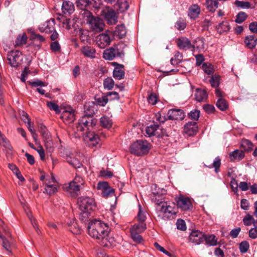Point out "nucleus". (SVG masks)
Listing matches in <instances>:
<instances>
[{"label":"nucleus","instance_id":"obj_1","mask_svg":"<svg viewBox=\"0 0 257 257\" xmlns=\"http://www.w3.org/2000/svg\"><path fill=\"white\" fill-rule=\"evenodd\" d=\"M89 235L93 238L101 240L104 245L108 246V243L111 244L113 238L109 236L108 225L100 220H94L89 223L88 226Z\"/></svg>","mask_w":257,"mask_h":257},{"label":"nucleus","instance_id":"obj_2","mask_svg":"<svg viewBox=\"0 0 257 257\" xmlns=\"http://www.w3.org/2000/svg\"><path fill=\"white\" fill-rule=\"evenodd\" d=\"M77 203L81 211L79 218L85 221L88 218L90 211L96 208L94 200L90 197H80L78 199Z\"/></svg>","mask_w":257,"mask_h":257},{"label":"nucleus","instance_id":"obj_3","mask_svg":"<svg viewBox=\"0 0 257 257\" xmlns=\"http://www.w3.org/2000/svg\"><path fill=\"white\" fill-rule=\"evenodd\" d=\"M162 204L161 208L158 212V218L159 219L167 220L170 219L173 216L176 215L178 212L177 208L174 203H160L157 202L156 204L159 205Z\"/></svg>","mask_w":257,"mask_h":257},{"label":"nucleus","instance_id":"obj_4","mask_svg":"<svg viewBox=\"0 0 257 257\" xmlns=\"http://www.w3.org/2000/svg\"><path fill=\"white\" fill-rule=\"evenodd\" d=\"M149 150V143L146 141H137L130 147L131 153L137 156L145 155L148 153Z\"/></svg>","mask_w":257,"mask_h":257},{"label":"nucleus","instance_id":"obj_5","mask_svg":"<svg viewBox=\"0 0 257 257\" xmlns=\"http://www.w3.org/2000/svg\"><path fill=\"white\" fill-rule=\"evenodd\" d=\"M85 111H88V114H86L82 116L79 120L80 124H82L85 127L87 126H93L95 125L96 121L93 118L92 114L94 113L93 107H91L89 103H86L84 106Z\"/></svg>","mask_w":257,"mask_h":257},{"label":"nucleus","instance_id":"obj_6","mask_svg":"<svg viewBox=\"0 0 257 257\" xmlns=\"http://www.w3.org/2000/svg\"><path fill=\"white\" fill-rule=\"evenodd\" d=\"M87 17L88 23L92 31L99 33L103 30L105 25L102 19L93 16L90 12L87 13Z\"/></svg>","mask_w":257,"mask_h":257},{"label":"nucleus","instance_id":"obj_7","mask_svg":"<svg viewBox=\"0 0 257 257\" xmlns=\"http://www.w3.org/2000/svg\"><path fill=\"white\" fill-rule=\"evenodd\" d=\"M7 58L9 64L13 67H19L23 61L22 54L18 50H13L8 52Z\"/></svg>","mask_w":257,"mask_h":257},{"label":"nucleus","instance_id":"obj_8","mask_svg":"<svg viewBox=\"0 0 257 257\" xmlns=\"http://www.w3.org/2000/svg\"><path fill=\"white\" fill-rule=\"evenodd\" d=\"M45 185V191L43 192L44 193H47L51 196L58 191V187L53 174H51V180L48 177L46 178Z\"/></svg>","mask_w":257,"mask_h":257},{"label":"nucleus","instance_id":"obj_9","mask_svg":"<svg viewBox=\"0 0 257 257\" xmlns=\"http://www.w3.org/2000/svg\"><path fill=\"white\" fill-rule=\"evenodd\" d=\"M110 33L106 31L104 33L99 34L96 39V43L98 47L101 49H104L106 47L109 45L112 38L110 37Z\"/></svg>","mask_w":257,"mask_h":257},{"label":"nucleus","instance_id":"obj_10","mask_svg":"<svg viewBox=\"0 0 257 257\" xmlns=\"http://www.w3.org/2000/svg\"><path fill=\"white\" fill-rule=\"evenodd\" d=\"M177 209L180 208L182 211H188L192 207L191 201L189 197L182 195L176 199Z\"/></svg>","mask_w":257,"mask_h":257},{"label":"nucleus","instance_id":"obj_11","mask_svg":"<svg viewBox=\"0 0 257 257\" xmlns=\"http://www.w3.org/2000/svg\"><path fill=\"white\" fill-rule=\"evenodd\" d=\"M204 235L205 234L199 230H193L190 234L189 241L195 245H199L204 241Z\"/></svg>","mask_w":257,"mask_h":257},{"label":"nucleus","instance_id":"obj_12","mask_svg":"<svg viewBox=\"0 0 257 257\" xmlns=\"http://www.w3.org/2000/svg\"><path fill=\"white\" fill-rule=\"evenodd\" d=\"M124 55V54L119 51L117 48L111 47L106 49L103 53V57L105 60H112L116 57H121Z\"/></svg>","mask_w":257,"mask_h":257},{"label":"nucleus","instance_id":"obj_13","mask_svg":"<svg viewBox=\"0 0 257 257\" xmlns=\"http://www.w3.org/2000/svg\"><path fill=\"white\" fill-rule=\"evenodd\" d=\"M63 190L69 193L71 196L76 197L78 195V193L79 192L81 188L80 187L79 185L74 184L73 182H70L68 184H65L63 186Z\"/></svg>","mask_w":257,"mask_h":257},{"label":"nucleus","instance_id":"obj_14","mask_svg":"<svg viewBox=\"0 0 257 257\" xmlns=\"http://www.w3.org/2000/svg\"><path fill=\"white\" fill-rule=\"evenodd\" d=\"M61 117L65 123L70 124L75 119V111L71 108H69L62 112Z\"/></svg>","mask_w":257,"mask_h":257},{"label":"nucleus","instance_id":"obj_15","mask_svg":"<svg viewBox=\"0 0 257 257\" xmlns=\"http://www.w3.org/2000/svg\"><path fill=\"white\" fill-rule=\"evenodd\" d=\"M55 20L51 19L47 21L43 24H41L39 27V30L41 32H45L46 33H52L55 30Z\"/></svg>","mask_w":257,"mask_h":257},{"label":"nucleus","instance_id":"obj_16","mask_svg":"<svg viewBox=\"0 0 257 257\" xmlns=\"http://www.w3.org/2000/svg\"><path fill=\"white\" fill-rule=\"evenodd\" d=\"M183 111L180 109H172L167 113L168 119L169 120H182L184 118Z\"/></svg>","mask_w":257,"mask_h":257},{"label":"nucleus","instance_id":"obj_17","mask_svg":"<svg viewBox=\"0 0 257 257\" xmlns=\"http://www.w3.org/2000/svg\"><path fill=\"white\" fill-rule=\"evenodd\" d=\"M198 131V125L195 121L188 122L184 127V132L189 136L195 135Z\"/></svg>","mask_w":257,"mask_h":257},{"label":"nucleus","instance_id":"obj_18","mask_svg":"<svg viewBox=\"0 0 257 257\" xmlns=\"http://www.w3.org/2000/svg\"><path fill=\"white\" fill-rule=\"evenodd\" d=\"M97 188L102 190V195L103 197H107L109 195L114 192L112 189L108 186L107 182H102L97 184Z\"/></svg>","mask_w":257,"mask_h":257},{"label":"nucleus","instance_id":"obj_19","mask_svg":"<svg viewBox=\"0 0 257 257\" xmlns=\"http://www.w3.org/2000/svg\"><path fill=\"white\" fill-rule=\"evenodd\" d=\"M201 9L199 6L197 4L191 5L188 10V16L192 20L196 19L200 15Z\"/></svg>","mask_w":257,"mask_h":257},{"label":"nucleus","instance_id":"obj_20","mask_svg":"<svg viewBox=\"0 0 257 257\" xmlns=\"http://www.w3.org/2000/svg\"><path fill=\"white\" fill-rule=\"evenodd\" d=\"M81 52L85 57L93 59L96 57V50L89 46H83L81 49Z\"/></svg>","mask_w":257,"mask_h":257},{"label":"nucleus","instance_id":"obj_21","mask_svg":"<svg viewBox=\"0 0 257 257\" xmlns=\"http://www.w3.org/2000/svg\"><path fill=\"white\" fill-rule=\"evenodd\" d=\"M131 0H117L115 5L116 10L119 13H123L129 8Z\"/></svg>","mask_w":257,"mask_h":257},{"label":"nucleus","instance_id":"obj_22","mask_svg":"<svg viewBox=\"0 0 257 257\" xmlns=\"http://www.w3.org/2000/svg\"><path fill=\"white\" fill-rule=\"evenodd\" d=\"M244 42L247 48L254 49L257 44V38L254 35L247 36L245 37Z\"/></svg>","mask_w":257,"mask_h":257},{"label":"nucleus","instance_id":"obj_23","mask_svg":"<svg viewBox=\"0 0 257 257\" xmlns=\"http://www.w3.org/2000/svg\"><path fill=\"white\" fill-rule=\"evenodd\" d=\"M62 12L65 14H71L74 11V6L72 2L69 1H64L62 5Z\"/></svg>","mask_w":257,"mask_h":257},{"label":"nucleus","instance_id":"obj_24","mask_svg":"<svg viewBox=\"0 0 257 257\" xmlns=\"http://www.w3.org/2000/svg\"><path fill=\"white\" fill-rule=\"evenodd\" d=\"M123 65L121 64H117L115 67L113 72V76L115 79L120 80L124 78V71L123 70Z\"/></svg>","mask_w":257,"mask_h":257},{"label":"nucleus","instance_id":"obj_25","mask_svg":"<svg viewBox=\"0 0 257 257\" xmlns=\"http://www.w3.org/2000/svg\"><path fill=\"white\" fill-rule=\"evenodd\" d=\"M177 45L180 49L187 50L192 47L190 41L186 38L178 39L177 40Z\"/></svg>","mask_w":257,"mask_h":257},{"label":"nucleus","instance_id":"obj_26","mask_svg":"<svg viewBox=\"0 0 257 257\" xmlns=\"http://www.w3.org/2000/svg\"><path fill=\"white\" fill-rule=\"evenodd\" d=\"M85 140L87 141L90 145L95 146L97 144L99 141V138L97 135L93 132H88L85 136Z\"/></svg>","mask_w":257,"mask_h":257},{"label":"nucleus","instance_id":"obj_27","mask_svg":"<svg viewBox=\"0 0 257 257\" xmlns=\"http://www.w3.org/2000/svg\"><path fill=\"white\" fill-rule=\"evenodd\" d=\"M68 229L74 234H79L81 233L80 228L79 227L77 223L74 219L70 220L67 223Z\"/></svg>","mask_w":257,"mask_h":257},{"label":"nucleus","instance_id":"obj_28","mask_svg":"<svg viewBox=\"0 0 257 257\" xmlns=\"http://www.w3.org/2000/svg\"><path fill=\"white\" fill-rule=\"evenodd\" d=\"M195 99L198 102L205 101L208 97V94L205 90L196 89L195 92Z\"/></svg>","mask_w":257,"mask_h":257},{"label":"nucleus","instance_id":"obj_29","mask_svg":"<svg viewBox=\"0 0 257 257\" xmlns=\"http://www.w3.org/2000/svg\"><path fill=\"white\" fill-rule=\"evenodd\" d=\"M244 157V153L242 150H236L229 154V158L231 161L241 160Z\"/></svg>","mask_w":257,"mask_h":257},{"label":"nucleus","instance_id":"obj_30","mask_svg":"<svg viewBox=\"0 0 257 257\" xmlns=\"http://www.w3.org/2000/svg\"><path fill=\"white\" fill-rule=\"evenodd\" d=\"M28 37L26 33L20 34L17 36L15 43V47H20L26 44L27 42Z\"/></svg>","mask_w":257,"mask_h":257},{"label":"nucleus","instance_id":"obj_31","mask_svg":"<svg viewBox=\"0 0 257 257\" xmlns=\"http://www.w3.org/2000/svg\"><path fill=\"white\" fill-rule=\"evenodd\" d=\"M105 18L110 24H114L117 22V17L113 10L108 11L105 15Z\"/></svg>","mask_w":257,"mask_h":257},{"label":"nucleus","instance_id":"obj_32","mask_svg":"<svg viewBox=\"0 0 257 257\" xmlns=\"http://www.w3.org/2000/svg\"><path fill=\"white\" fill-rule=\"evenodd\" d=\"M192 46L194 49H196L199 52L201 51L204 49V39L203 38H196Z\"/></svg>","mask_w":257,"mask_h":257},{"label":"nucleus","instance_id":"obj_33","mask_svg":"<svg viewBox=\"0 0 257 257\" xmlns=\"http://www.w3.org/2000/svg\"><path fill=\"white\" fill-rule=\"evenodd\" d=\"M204 240L206 243L209 246H215L217 244V238L213 234H205Z\"/></svg>","mask_w":257,"mask_h":257},{"label":"nucleus","instance_id":"obj_34","mask_svg":"<svg viewBox=\"0 0 257 257\" xmlns=\"http://www.w3.org/2000/svg\"><path fill=\"white\" fill-rule=\"evenodd\" d=\"M147 229L146 223L138 222L133 225L130 228L131 230L138 232H143Z\"/></svg>","mask_w":257,"mask_h":257},{"label":"nucleus","instance_id":"obj_35","mask_svg":"<svg viewBox=\"0 0 257 257\" xmlns=\"http://www.w3.org/2000/svg\"><path fill=\"white\" fill-rule=\"evenodd\" d=\"M216 105L221 111H225L228 107V104L227 102L223 98H218L216 103Z\"/></svg>","mask_w":257,"mask_h":257},{"label":"nucleus","instance_id":"obj_36","mask_svg":"<svg viewBox=\"0 0 257 257\" xmlns=\"http://www.w3.org/2000/svg\"><path fill=\"white\" fill-rule=\"evenodd\" d=\"M101 125L105 128H109L112 124V120L108 116H103L100 119Z\"/></svg>","mask_w":257,"mask_h":257},{"label":"nucleus","instance_id":"obj_37","mask_svg":"<svg viewBox=\"0 0 257 257\" xmlns=\"http://www.w3.org/2000/svg\"><path fill=\"white\" fill-rule=\"evenodd\" d=\"M202 69L204 72L208 75L213 74L215 71L214 66L209 63H203L202 65Z\"/></svg>","mask_w":257,"mask_h":257},{"label":"nucleus","instance_id":"obj_38","mask_svg":"<svg viewBox=\"0 0 257 257\" xmlns=\"http://www.w3.org/2000/svg\"><path fill=\"white\" fill-rule=\"evenodd\" d=\"M130 230L131 237L133 241L137 243H140L143 241L142 236L140 235L141 233Z\"/></svg>","mask_w":257,"mask_h":257},{"label":"nucleus","instance_id":"obj_39","mask_svg":"<svg viewBox=\"0 0 257 257\" xmlns=\"http://www.w3.org/2000/svg\"><path fill=\"white\" fill-rule=\"evenodd\" d=\"M139 210L136 217L137 221L140 223H145L147 217L146 213L144 212L140 204L139 205Z\"/></svg>","mask_w":257,"mask_h":257},{"label":"nucleus","instance_id":"obj_40","mask_svg":"<svg viewBox=\"0 0 257 257\" xmlns=\"http://www.w3.org/2000/svg\"><path fill=\"white\" fill-rule=\"evenodd\" d=\"M115 32L116 35H118L120 38L123 37L126 33L124 25L122 24L117 26L115 28Z\"/></svg>","mask_w":257,"mask_h":257},{"label":"nucleus","instance_id":"obj_41","mask_svg":"<svg viewBox=\"0 0 257 257\" xmlns=\"http://www.w3.org/2000/svg\"><path fill=\"white\" fill-rule=\"evenodd\" d=\"M159 127L158 124H152L146 128V133L149 137H151L155 135V132Z\"/></svg>","mask_w":257,"mask_h":257},{"label":"nucleus","instance_id":"obj_42","mask_svg":"<svg viewBox=\"0 0 257 257\" xmlns=\"http://www.w3.org/2000/svg\"><path fill=\"white\" fill-rule=\"evenodd\" d=\"M7 238H11V233L8 226L0 228V238L2 239Z\"/></svg>","mask_w":257,"mask_h":257},{"label":"nucleus","instance_id":"obj_43","mask_svg":"<svg viewBox=\"0 0 257 257\" xmlns=\"http://www.w3.org/2000/svg\"><path fill=\"white\" fill-rule=\"evenodd\" d=\"M67 162L75 168H79L82 166L81 163L76 158L70 157L67 159Z\"/></svg>","mask_w":257,"mask_h":257},{"label":"nucleus","instance_id":"obj_44","mask_svg":"<svg viewBox=\"0 0 257 257\" xmlns=\"http://www.w3.org/2000/svg\"><path fill=\"white\" fill-rule=\"evenodd\" d=\"M243 224L246 226H249L252 224L254 226L255 225V220L253 216L249 214L247 215L243 219Z\"/></svg>","mask_w":257,"mask_h":257},{"label":"nucleus","instance_id":"obj_45","mask_svg":"<svg viewBox=\"0 0 257 257\" xmlns=\"http://www.w3.org/2000/svg\"><path fill=\"white\" fill-rule=\"evenodd\" d=\"M217 29L220 33L223 32H227L230 29L229 23L227 22H222L218 25Z\"/></svg>","mask_w":257,"mask_h":257},{"label":"nucleus","instance_id":"obj_46","mask_svg":"<svg viewBox=\"0 0 257 257\" xmlns=\"http://www.w3.org/2000/svg\"><path fill=\"white\" fill-rule=\"evenodd\" d=\"M114 82L110 77L106 78L103 81V86L105 89L111 90L114 86Z\"/></svg>","mask_w":257,"mask_h":257},{"label":"nucleus","instance_id":"obj_47","mask_svg":"<svg viewBox=\"0 0 257 257\" xmlns=\"http://www.w3.org/2000/svg\"><path fill=\"white\" fill-rule=\"evenodd\" d=\"M241 147L245 151L249 152L252 149L253 144L250 141L244 140L241 142Z\"/></svg>","mask_w":257,"mask_h":257},{"label":"nucleus","instance_id":"obj_48","mask_svg":"<svg viewBox=\"0 0 257 257\" xmlns=\"http://www.w3.org/2000/svg\"><path fill=\"white\" fill-rule=\"evenodd\" d=\"M220 76L217 75H212L210 80V83L212 87L217 88L220 84Z\"/></svg>","mask_w":257,"mask_h":257},{"label":"nucleus","instance_id":"obj_49","mask_svg":"<svg viewBox=\"0 0 257 257\" xmlns=\"http://www.w3.org/2000/svg\"><path fill=\"white\" fill-rule=\"evenodd\" d=\"M175 28L178 30H183L186 27V23L185 20L180 18L176 22L175 25Z\"/></svg>","mask_w":257,"mask_h":257},{"label":"nucleus","instance_id":"obj_50","mask_svg":"<svg viewBox=\"0 0 257 257\" xmlns=\"http://www.w3.org/2000/svg\"><path fill=\"white\" fill-rule=\"evenodd\" d=\"M247 17V15L244 12H240L236 15L235 22L236 23L240 24L244 22Z\"/></svg>","mask_w":257,"mask_h":257},{"label":"nucleus","instance_id":"obj_51","mask_svg":"<svg viewBox=\"0 0 257 257\" xmlns=\"http://www.w3.org/2000/svg\"><path fill=\"white\" fill-rule=\"evenodd\" d=\"M221 165V159L219 158V157H217L214 159L212 165L211 166H209V167L210 168H214L215 171L216 173H218L219 171V169Z\"/></svg>","mask_w":257,"mask_h":257},{"label":"nucleus","instance_id":"obj_52","mask_svg":"<svg viewBox=\"0 0 257 257\" xmlns=\"http://www.w3.org/2000/svg\"><path fill=\"white\" fill-rule=\"evenodd\" d=\"M47 105L50 109L55 111L56 113H60V110L59 106L54 102L48 101Z\"/></svg>","mask_w":257,"mask_h":257},{"label":"nucleus","instance_id":"obj_53","mask_svg":"<svg viewBox=\"0 0 257 257\" xmlns=\"http://www.w3.org/2000/svg\"><path fill=\"white\" fill-rule=\"evenodd\" d=\"M89 1L90 0H77V7L81 10H84L87 6L90 5Z\"/></svg>","mask_w":257,"mask_h":257},{"label":"nucleus","instance_id":"obj_54","mask_svg":"<svg viewBox=\"0 0 257 257\" xmlns=\"http://www.w3.org/2000/svg\"><path fill=\"white\" fill-rule=\"evenodd\" d=\"M234 4L237 7H239L242 9H248L250 8V5L249 2H243L236 0L234 2Z\"/></svg>","mask_w":257,"mask_h":257},{"label":"nucleus","instance_id":"obj_55","mask_svg":"<svg viewBox=\"0 0 257 257\" xmlns=\"http://www.w3.org/2000/svg\"><path fill=\"white\" fill-rule=\"evenodd\" d=\"M189 117L192 120L196 121L198 119L200 116V111L197 109H194L188 114Z\"/></svg>","mask_w":257,"mask_h":257},{"label":"nucleus","instance_id":"obj_56","mask_svg":"<svg viewBox=\"0 0 257 257\" xmlns=\"http://www.w3.org/2000/svg\"><path fill=\"white\" fill-rule=\"evenodd\" d=\"M158 100V96L155 93H151L148 97V102L152 105L156 104Z\"/></svg>","mask_w":257,"mask_h":257},{"label":"nucleus","instance_id":"obj_57","mask_svg":"<svg viewBox=\"0 0 257 257\" xmlns=\"http://www.w3.org/2000/svg\"><path fill=\"white\" fill-rule=\"evenodd\" d=\"M108 98L107 95L106 96H103L102 97H99L96 99V101L97 103L102 106H105L108 102Z\"/></svg>","mask_w":257,"mask_h":257},{"label":"nucleus","instance_id":"obj_58","mask_svg":"<svg viewBox=\"0 0 257 257\" xmlns=\"http://www.w3.org/2000/svg\"><path fill=\"white\" fill-rule=\"evenodd\" d=\"M85 128L86 127H84L83 124H80V122H78L75 127L73 128V130L74 133L76 134L78 136H79L80 135L79 133H82L84 131Z\"/></svg>","mask_w":257,"mask_h":257},{"label":"nucleus","instance_id":"obj_59","mask_svg":"<svg viewBox=\"0 0 257 257\" xmlns=\"http://www.w3.org/2000/svg\"><path fill=\"white\" fill-rule=\"evenodd\" d=\"M28 83H29L30 85H31L32 87H38V86H45L47 85L45 84L44 82L43 81L39 80V79H36L33 81H28Z\"/></svg>","mask_w":257,"mask_h":257},{"label":"nucleus","instance_id":"obj_60","mask_svg":"<svg viewBox=\"0 0 257 257\" xmlns=\"http://www.w3.org/2000/svg\"><path fill=\"white\" fill-rule=\"evenodd\" d=\"M72 182H74V184L75 183L76 185H79L80 187L81 188H82L83 187L84 183V181L83 178L77 175L75 176Z\"/></svg>","mask_w":257,"mask_h":257},{"label":"nucleus","instance_id":"obj_61","mask_svg":"<svg viewBox=\"0 0 257 257\" xmlns=\"http://www.w3.org/2000/svg\"><path fill=\"white\" fill-rule=\"evenodd\" d=\"M10 238H11L2 239L4 247L7 251L10 252H11V244L9 240V239Z\"/></svg>","mask_w":257,"mask_h":257},{"label":"nucleus","instance_id":"obj_62","mask_svg":"<svg viewBox=\"0 0 257 257\" xmlns=\"http://www.w3.org/2000/svg\"><path fill=\"white\" fill-rule=\"evenodd\" d=\"M249 248V244L246 241H242L239 244V249L242 253L246 252Z\"/></svg>","mask_w":257,"mask_h":257},{"label":"nucleus","instance_id":"obj_63","mask_svg":"<svg viewBox=\"0 0 257 257\" xmlns=\"http://www.w3.org/2000/svg\"><path fill=\"white\" fill-rule=\"evenodd\" d=\"M30 73V71L28 67H25L22 72L21 76V80L23 82H26V78L28 77V75Z\"/></svg>","mask_w":257,"mask_h":257},{"label":"nucleus","instance_id":"obj_64","mask_svg":"<svg viewBox=\"0 0 257 257\" xmlns=\"http://www.w3.org/2000/svg\"><path fill=\"white\" fill-rule=\"evenodd\" d=\"M51 50L54 52H57L60 51L61 49L60 46L58 41H54L50 45Z\"/></svg>","mask_w":257,"mask_h":257}]
</instances>
